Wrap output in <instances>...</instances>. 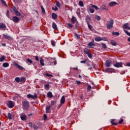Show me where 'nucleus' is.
<instances>
[{
    "label": "nucleus",
    "instance_id": "obj_49",
    "mask_svg": "<svg viewBox=\"0 0 130 130\" xmlns=\"http://www.w3.org/2000/svg\"><path fill=\"white\" fill-rule=\"evenodd\" d=\"M42 11L44 14H45V10H44V8H43V6H41Z\"/></svg>",
    "mask_w": 130,
    "mask_h": 130
},
{
    "label": "nucleus",
    "instance_id": "obj_7",
    "mask_svg": "<svg viewBox=\"0 0 130 130\" xmlns=\"http://www.w3.org/2000/svg\"><path fill=\"white\" fill-rule=\"evenodd\" d=\"M7 105L9 108H13L14 106H15V105H14V103H13V101H9L7 103Z\"/></svg>",
    "mask_w": 130,
    "mask_h": 130
},
{
    "label": "nucleus",
    "instance_id": "obj_20",
    "mask_svg": "<svg viewBox=\"0 0 130 130\" xmlns=\"http://www.w3.org/2000/svg\"><path fill=\"white\" fill-rule=\"evenodd\" d=\"M76 21H77V18H76V17H75L74 16H73L71 19L72 23H73V24H75V22H76Z\"/></svg>",
    "mask_w": 130,
    "mask_h": 130
},
{
    "label": "nucleus",
    "instance_id": "obj_40",
    "mask_svg": "<svg viewBox=\"0 0 130 130\" xmlns=\"http://www.w3.org/2000/svg\"><path fill=\"white\" fill-rule=\"evenodd\" d=\"M27 62H28V63H33V61H32V60L30 59H27Z\"/></svg>",
    "mask_w": 130,
    "mask_h": 130
},
{
    "label": "nucleus",
    "instance_id": "obj_38",
    "mask_svg": "<svg viewBox=\"0 0 130 130\" xmlns=\"http://www.w3.org/2000/svg\"><path fill=\"white\" fill-rule=\"evenodd\" d=\"M111 123H112L113 125H117V123L115 122L113 120L111 121Z\"/></svg>",
    "mask_w": 130,
    "mask_h": 130
},
{
    "label": "nucleus",
    "instance_id": "obj_62",
    "mask_svg": "<svg viewBox=\"0 0 130 130\" xmlns=\"http://www.w3.org/2000/svg\"><path fill=\"white\" fill-rule=\"evenodd\" d=\"M80 9H77V13L79 15V14H80Z\"/></svg>",
    "mask_w": 130,
    "mask_h": 130
},
{
    "label": "nucleus",
    "instance_id": "obj_10",
    "mask_svg": "<svg viewBox=\"0 0 130 130\" xmlns=\"http://www.w3.org/2000/svg\"><path fill=\"white\" fill-rule=\"evenodd\" d=\"M12 19H13V22H14L15 23H18V22L20 21V19H19V18L17 16L13 17Z\"/></svg>",
    "mask_w": 130,
    "mask_h": 130
},
{
    "label": "nucleus",
    "instance_id": "obj_42",
    "mask_svg": "<svg viewBox=\"0 0 130 130\" xmlns=\"http://www.w3.org/2000/svg\"><path fill=\"white\" fill-rule=\"evenodd\" d=\"M75 37L77 39H80V35L78 34H75Z\"/></svg>",
    "mask_w": 130,
    "mask_h": 130
},
{
    "label": "nucleus",
    "instance_id": "obj_58",
    "mask_svg": "<svg viewBox=\"0 0 130 130\" xmlns=\"http://www.w3.org/2000/svg\"><path fill=\"white\" fill-rule=\"evenodd\" d=\"M68 25L69 26V27L70 28H73V25H72V24H71V23H68Z\"/></svg>",
    "mask_w": 130,
    "mask_h": 130
},
{
    "label": "nucleus",
    "instance_id": "obj_16",
    "mask_svg": "<svg viewBox=\"0 0 130 130\" xmlns=\"http://www.w3.org/2000/svg\"><path fill=\"white\" fill-rule=\"evenodd\" d=\"M86 21L87 24H89L90 23V21H91V17H90L89 15H87L86 16Z\"/></svg>",
    "mask_w": 130,
    "mask_h": 130
},
{
    "label": "nucleus",
    "instance_id": "obj_32",
    "mask_svg": "<svg viewBox=\"0 0 130 130\" xmlns=\"http://www.w3.org/2000/svg\"><path fill=\"white\" fill-rule=\"evenodd\" d=\"M102 8V10H108V9H107L106 8V6L104 5H103L101 7Z\"/></svg>",
    "mask_w": 130,
    "mask_h": 130
},
{
    "label": "nucleus",
    "instance_id": "obj_45",
    "mask_svg": "<svg viewBox=\"0 0 130 130\" xmlns=\"http://www.w3.org/2000/svg\"><path fill=\"white\" fill-rule=\"evenodd\" d=\"M124 31L125 33H126V35H128V36H130V32H128L127 30H124Z\"/></svg>",
    "mask_w": 130,
    "mask_h": 130
},
{
    "label": "nucleus",
    "instance_id": "obj_60",
    "mask_svg": "<svg viewBox=\"0 0 130 130\" xmlns=\"http://www.w3.org/2000/svg\"><path fill=\"white\" fill-rule=\"evenodd\" d=\"M90 13H91V14H93V13H94V10L93 9H90Z\"/></svg>",
    "mask_w": 130,
    "mask_h": 130
},
{
    "label": "nucleus",
    "instance_id": "obj_5",
    "mask_svg": "<svg viewBox=\"0 0 130 130\" xmlns=\"http://www.w3.org/2000/svg\"><path fill=\"white\" fill-rule=\"evenodd\" d=\"M7 29V25L5 23H0V30L5 31Z\"/></svg>",
    "mask_w": 130,
    "mask_h": 130
},
{
    "label": "nucleus",
    "instance_id": "obj_47",
    "mask_svg": "<svg viewBox=\"0 0 130 130\" xmlns=\"http://www.w3.org/2000/svg\"><path fill=\"white\" fill-rule=\"evenodd\" d=\"M45 75L47 77H53V76H52V75L49 74L48 73H46Z\"/></svg>",
    "mask_w": 130,
    "mask_h": 130
},
{
    "label": "nucleus",
    "instance_id": "obj_46",
    "mask_svg": "<svg viewBox=\"0 0 130 130\" xmlns=\"http://www.w3.org/2000/svg\"><path fill=\"white\" fill-rule=\"evenodd\" d=\"M33 127H34V129L35 130L38 129V127L36 125H34Z\"/></svg>",
    "mask_w": 130,
    "mask_h": 130
},
{
    "label": "nucleus",
    "instance_id": "obj_52",
    "mask_svg": "<svg viewBox=\"0 0 130 130\" xmlns=\"http://www.w3.org/2000/svg\"><path fill=\"white\" fill-rule=\"evenodd\" d=\"M52 10H53L54 11H57L58 10V8H57V7H54L52 8Z\"/></svg>",
    "mask_w": 130,
    "mask_h": 130
},
{
    "label": "nucleus",
    "instance_id": "obj_51",
    "mask_svg": "<svg viewBox=\"0 0 130 130\" xmlns=\"http://www.w3.org/2000/svg\"><path fill=\"white\" fill-rule=\"evenodd\" d=\"M51 105H55L56 103H55V101H52L51 102Z\"/></svg>",
    "mask_w": 130,
    "mask_h": 130
},
{
    "label": "nucleus",
    "instance_id": "obj_30",
    "mask_svg": "<svg viewBox=\"0 0 130 130\" xmlns=\"http://www.w3.org/2000/svg\"><path fill=\"white\" fill-rule=\"evenodd\" d=\"M3 66L4 68H8V67H9V63L5 62L3 64Z\"/></svg>",
    "mask_w": 130,
    "mask_h": 130
},
{
    "label": "nucleus",
    "instance_id": "obj_56",
    "mask_svg": "<svg viewBox=\"0 0 130 130\" xmlns=\"http://www.w3.org/2000/svg\"><path fill=\"white\" fill-rule=\"evenodd\" d=\"M123 122V119H121V120L118 122V123L120 124L121 123H122Z\"/></svg>",
    "mask_w": 130,
    "mask_h": 130
},
{
    "label": "nucleus",
    "instance_id": "obj_64",
    "mask_svg": "<svg viewBox=\"0 0 130 130\" xmlns=\"http://www.w3.org/2000/svg\"><path fill=\"white\" fill-rule=\"evenodd\" d=\"M80 62L81 63H85V62H86V60H82V61H81Z\"/></svg>",
    "mask_w": 130,
    "mask_h": 130
},
{
    "label": "nucleus",
    "instance_id": "obj_6",
    "mask_svg": "<svg viewBox=\"0 0 130 130\" xmlns=\"http://www.w3.org/2000/svg\"><path fill=\"white\" fill-rule=\"evenodd\" d=\"M64 102H66V98L64 96V95H63L60 100V103L61 104L59 105V108L61 107V106H62V104H64Z\"/></svg>",
    "mask_w": 130,
    "mask_h": 130
},
{
    "label": "nucleus",
    "instance_id": "obj_4",
    "mask_svg": "<svg viewBox=\"0 0 130 130\" xmlns=\"http://www.w3.org/2000/svg\"><path fill=\"white\" fill-rule=\"evenodd\" d=\"M13 11L14 12L16 16H17L18 17H20L21 16V13H19V12L17 10L16 7H13Z\"/></svg>",
    "mask_w": 130,
    "mask_h": 130
},
{
    "label": "nucleus",
    "instance_id": "obj_57",
    "mask_svg": "<svg viewBox=\"0 0 130 130\" xmlns=\"http://www.w3.org/2000/svg\"><path fill=\"white\" fill-rule=\"evenodd\" d=\"M102 40H103V41H108L107 38L106 37L102 38Z\"/></svg>",
    "mask_w": 130,
    "mask_h": 130
},
{
    "label": "nucleus",
    "instance_id": "obj_59",
    "mask_svg": "<svg viewBox=\"0 0 130 130\" xmlns=\"http://www.w3.org/2000/svg\"><path fill=\"white\" fill-rule=\"evenodd\" d=\"M76 82L77 85H81V81L76 80Z\"/></svg>",
    "mask_w": 130,
    "mask_h": 130
},
{
    "label": "nucleus",
    "instance_id": "obj_1",
    "mask_svg": "<svg viewBox=\"0 0 130 130\" xmlns=\"http://www.w3.org/2000/svg\"><path fill=\"white\" fill-rule=\"evenodd\" d=\"M114 23V21L112 19H111L110 21H108L106 24L107 29H108L109 30L110 29H112V28H113Z\"/></svg>",
    "mask_w": 130,
    "mask_h": 130
},
{
    "label": "nucleus",
    "instance_id": "obj_12",
    "mask_svg": "<svg viewBox=\"0 0 130 130\" xmlns=\"http://www.w3.org/2000/svg\"><path fill=\"white\" fill-rule=\"evenodd\" d=\"M109 7H115V6H116L117 5V3L114 2H111L109 3Z\"/></svg>",
    "mask_w": 130,
    "mask_h": 130
},
{
    "label": "nucleus",
    "instance_id": "obj_25",
    "mask_svg": "<svg viewBox=\"0 0 130 130\" xmlns=\"http://www.w3.org/2000/svg\"><path fill=\"white\" fill-rule=\"evenodd\" d=\"M40 62L41 66H44V63H43V62H44V60L42 57L40 58Z\"/></svg>",
    "mask_w": 130,
    "mask_h": 130
},
{
    "label": "nucleus",
    "instance_id": "obj_14",
    "mask_svg": "<svg viewBox=\"0 0 130 130\" xmlns=\"http://www.w3.org/2000/svg\"><path fill=\"white\" fill-rule=\"evenodd\" d=\"M112 63V62H111V61L107 60L106 61L105 66L107 68H109V67H110V64H111Z\"/></svg>",
    "mask_w": 130,
    "mask_h": 130
},
{
    "label": "nucleus",
    "instance_id": "obj_18",
    "mask_svg": "<svg viewBox=\"0 0 130 130\" xmlns=\"http://www.w3.org/2000/svg\"><path fill=\"white\" fill-rule=\"evenodd\" d=\"M52 28L54 30H57V25H56V24L54 22L52 23Z\"/></svg>",
    "mask_w": 130,
    "mask_h": 130
},
{
    "label": "nucleus",
    "instance_id": "obj_43",
    "mask_svg": "<svg viewBox=\"0 0 130 130\" xmlns=\"http://www.w3.org/2000/svg\"><path fill=\"white\" fill-rule=\"evenodd\" d=\"M87 90L88 91H91V89H92V87L90 85H87Z\"/></svg>",
    "mask_w": 130,
    "mask_h": 130
},
{
    "label": "nucleus",
    "instance_id": "obj_29",
    "mask_svg": "<svg viewBox=\"0 0 130 130\" xmlns=\"http://www.w3.org/2000/svg\"><path fill=\"white\" fill-rule=\"evenodd\" d=\"M113 35H114V36H118V35H119V32H117V31H113L112 32Z\"/></svg>",
    "mask_w": 130,
    "mask_h": 130
},
{
    "label": "nucleus",
    "instance_id": "obj_26",
    "mask_svg": "<svg viewBox=\"0 0 130 130\" xmlns=\"http://www.w3.org/2000/svg\"><path fill=\"white\" fill-rule=\"evenodd\" d=\"M25 81H26V78L25 77H21L20 79V82L22 83H25Z\"/></svg>",
    "mask_w": 130,
    "mask_h": 130
},
{
    "label": "nucleus",
    "instance_id": "obj_48",
    "mask_svg": "<svg viewBox=\"0 0 130 130\" xmlns=\"http://www.w3.org/2000/svg\"><path fill=\"white\" fill-rule=\"evenodd\" d=\"M56 6H57V7H58V8H60V3H59V2H57Z\"/></svg>",
    "mask_w": 130,
    "mask_h": 130
},
{
    "label": "nucleus",
    "instance_id": "obj_37",
    "mask_svg": "<svg viewBox=\"0 0 130 130\" xmlns=\"http://www.w3.org/2000/svg\"><path fill=\"white\" fill-rule=\"evenodd\" d=\"M8 117L9 119H12V114H11V113H8Z\"/></svg>",
    "mask_w": 130,
    "mask_h": 130
},
{
    "label": "nucleus",
    "instance_id": "obj_41",
    "mask_svg": "<svg viewBox=\"0 0 130 130\" xmlns=\"http://www.w3.org/2000/svg\"><path fill=\"white\" fill-rule=\"evenodd\" d=\"M51 42L52 46H55V41L52 40Z\"/></svg>",
    "mask_w": 130,
    "mask_h": 130
},
{
    "label": "nucleus",
    "instance_id": "obj_31",
    "mask_svg": "<svg viewBox=\"0 0 130 130\" xmlns=\"http://www.w3.org/2000/svg\"><path fill=\"white\" fill-rule=\"evenodd\" d=\"M6 59V57L5 56H3L0 58V62H2L4 61Z\"/></svg>",
    "mask_w": 130,
    "mask_h": 130
},
{
    "label": "nucleus",
    "instance_id": "obj_15",
    "mask_svg": "<svg viewBox=\"0 0 130 130\" xmlns=\"http://www.w3.org/2000/svg\"><path fill=\"white\" fill-rule=\"evenodd\" d=\"M46 113H50V105L46 106Z\"/></svg>",
    "mask_w": 130,
    "mask_h": 130
},
{
    "label": "nucleus",
    "instance_id": "obj_35",
    "mask_svg": "<svg viewBox=\"0 0 130 130\" xmlns=\"http://www.w3.org/2000/svg\"><path fill=\"white\" fill-rule=\"evenodd\" d=\"M101 45L103 48H104V49H106V48H107V46H106V44L102 43Z\"/></svg>",
    "mask_w": 130,
    "mask_h": 130
},
{
    "label": "nucleus",
    "instance_id": "obj_33",
    "mask_svg": "<svg viewBox=\"0 0 130 130\" xmlns=\"http://www.w3.org/2000/svg\"><path fill=\"white\" fill-rule=\"evenodd\" d=\"M91 6L92 8H93L95 10H99V8H98V7H97V6L94 5L92 4H91Z\"/></svg>",
    "mask_w": 130,
    "mask_h": 130
},
{
    "label": "nucleus",
    "instance_id": "obj_27",
    "mask_svg": "<svg viewBox=\"0 0 130 130\" xmlns=\"http://www.w3.org/2000/svg\"><path fill=\"white\" fill-rule=\"evenodd\" d=\"M94 19L97 20V21H99L100 20H101V17L100 16L95 15Z\"/></svg>",
    "mask_w": 130,
    "mask_h": 130
},
{
    "label": "nucleus",
    "instance_id": "obj_13",
    "mask_svg": "<svg viewBox=\"0 0 130 130\" xmlns=\"http://www.w3.org/2000/svg\"><path fill=\"white\" fill-rule=\"evenodd\" d=\"M123 29H127L128 30H130V27L128 25V23H125L123 26Z\"/></svg>",
    "mask_w": 130,
    "mask_h": 130
},
{
    "label": "nucleus",
    "instance_id": "obj_17",
    "mask_svg": "<svg viewBox=\"0 0 130 130\" xmlns=\"http://www.w3.org/2000/svg\"><path fill=\"white\" fill-rule=\"evenodd\" d=\"M3 36H4V38L5 39H8V40H12V38H11V37H10V36H8V35H6V34H3Z\"/></svg>",
    "mask_w": 130,
    "mask_h": 130
},
{
    "label": "nucleus",
    "instance_id": "obj_34",
    "mask_svg": "<svg viewBox=\"0 0 130 130\" xmlns=\"http://www.w3.org/2000/svg\"><path fill=\"white\" fill-rule=\"evenodd\" d=\"M88 46H95L94 43L90 42L88 44Z\"/></svg>",
    "mask_w": 130,
    "mask_h": 130
},
{
    "label": "nucleus",
    "instance_id": "obj_63",
    "mask_svg": "<svg viewBox=\"0 0 130 130\" xmlns=\"http://www.w3.org/2000/svg\"><path fill=\"white\" fill-rule=\"evenodd\" d=\"M126 66L127 67H130V62H127L126 63Z\"/></svg>",
    "mask_w": 130,
    "mask_h": 130
},
{
    "label": "nucleus",
    "instance_id": "obj_8",
    "mask_svg": "<svg viewBox=\"0 0 130 130\" xmlns=\"http://www.w3.org/2000/svg\"><path fill=\"white\" fill-rule=\"evenodd\" d=\"M27 98H31V99H37V94H35L34 95L30 94L27 95Z\"/></svg>",
    "mask_w": 130,
    "mask_h": 130
},
{
    "label": "nucleus",
    "instance_id": "obj_28",
    "mask_svg": "<svg viewBox=\"0 0 130 130\" xmlns=\"http://www.w3.org/2000/svg\"><path fill=\"white\" fill-rule=\"evenodd\" d=\"M84 52L86 54H89V53H90V51H89V50L88 49H84Z\"/></svg>",
    "mask_w": 130,
    "mask_h": 130
},
{
    "label": "nucleus",
    "instance_id": "obj_36",
    "mask_svg": "<svg viewBox=\"0 0 130 130\" xmlns=\"http://www.w3.org/2000/svg\"><path fill=\"white\" fill-rule=\"evenodd\" d=\"M79 5L80 7H84V3L82 1H80L79 2Z\"/></svg>",
    "mask_w": 130,
    "mask_h": 130
},
{
    "label": "nucleus",
    "instance_id": "obj_22",
    "mask_svg": "<svg viewBox=\"0 0 130 130\" xmlns=\"http://www.w3.org/2000/svg\"><path fill=\"white\" fill-rule=\"evenodd\" d=\"M110 42L112 45H113V46H116V42L114 41V40H111Z\"/></svg>",
    "mask_w": 130,
    "mask_h": 130
},
{
    "label": "nucleus",
    "instance_id": "obj_19",
    "mask_svg": "<svg viewBox=\"0 0 130 130\" xmlns=\"http://www.w3.org/2000/svg\"><path fill=\"white\" fill-rule=\"evenodd\" d=\"M52 18L53 20H56V19H57V15L55 13H52Z\"/></svg>",
    "mask_w": 130,
    "mask_h": 130
},
{
    "label": "nucleus",
    "instance_id": "obj_11",
    "mask_svg": "<svg viewBox=\"0 0 130 130\" xmlns=\"http://www.w3.org/2000/svg\"><path fill=\"white\" fill-rule=\"evenodd\" d=\"M20 117H21V120H26V119H27V118L26 117V115L24 113H22L20 115Z\"/></svg>",
    "mask_w": 130,
    "mask_h": 130
},
{
    "label": "nucleus",
    "instance_id": "obj_24",
    "mask_svg": "<svg viewBox=\"0 0 130 130\" xmlns=\"http://www.w3.org/2000/svg\"><path fill=\"white\" fill-rule=\"evenodd\" d=\"M94 40L96 42L102 41V38L100 37H96L94 39Z\"/></svg>",
    "mask_w": 130,
    "mask_h": 130
},
{
    "label": "nucleus",
    "instance_id": "obj_21",
    "mask_svg": "<svg viewBox=\"0 0 130 130\" xmlns=\"http://www.w3.org/2000/svg\"><path fill=\"white\" fill-rule=\"evenodd\" d=\"M88 28L90 31H94V29L93 28V26L91 25H90L89 23H87Z\"/></svg>",
    "mask_w": 130,
    "mask_h": 130
},
{
    "label": "nucleus",
    "instance_id": "obj_9",
    "mask_svg": "<svg viewBox=\"0 0 130 130\" xmlns=\"http://www.w3.org/2000/svg\"><path fill=\"white\" fill-rule=\"evenodd\" d=\"M114 67H115V68H122V62H116L114 64Z\"/></svg>",
    "mask_w": 130,
    "mask_h": 130
},
{
    "label": "nucleus",
    "instance_id": "obj_23",
    "mask_svg": "<svg viewBox=\"0 0 130 130\" xmlns=\"http://www.w3.org/2000/svg\"><path fill=\"white\" fill-rule=\"evenodd\" d=\"M47 96L49 98H52L53 95H52V93L51 92L49 91L47 93Z\"/></svg>",
    "mask_w": 130,
    "mask_h": 130
},
{
    "label": "nucleus",
    "instance_id": "obj_2",
    "mask_svg": "<svg viewBox=\"0 0 130 130\" xmlns=\"http://www.w3.org/2000/svg\"><path fill=\"white\" fill-rule=\"evenodd\" d=\"M22 105L23 109H28V108L30 107L29 102H28L27 100L23 101Z\"/></svg>",
    "mask_w": 130,
    "mask_h": 130
},
{
    "label": "nucleus",
    "instance_id": "obj_54",
    "mask_svg": "<svg viewBox=\"0 0 130 130\" xmlns=\"http://www.w3.org/2000/svg\"><path fill=\"white\" fill-rule=\"evenodd\" d=\"M53 61L54 63L52 62L51 63L52 64V63H53L54 66H55V64H56V61L55 60H54V59H53Z\"/></svg>",
    "mask_w": 130,
    "mask_h": 130
},
{
    "label": "nucleus",
    "instance_id": "obj_55",
    "mask_svg": "<svg viewBox=\"0 0 130 130\" xmlns=\"http://www.w3.org/2000/svg\"><path fill=\"white\" fill-rule=\"evenodd\" d=\"M87 55L88 57H89V58H91L92 57V54H90V52L88 54H87Z\"/></svg>",
    "mask_w": 130,
    "mask_h": 130
},
{
    "label": "nucleus",
    "instance_id": "obj_39",
    "mask_svg": "<svg viewBox=\"0 0 130 130\" xmlns=\"http://www.w3.org/2000/svg\"><path fill=\"white\" fill-rule=\"evenodd\" d=\"M20 78L19 77H16L15 78V81L17 82V83H20Z\"/></svg>",
    "mask_w": 130,
    "mask_h": 130
},
{
    "label": "nucleus",
    "instance_id": "obj_50",
    "mask_svg": "<svg viewBox=\"0 0 130 130\" xmlns=\"http://www.w3.org/2000/svg\"><path fill=\"white\" fill-rule=\"evenodd\" d=\"M7 17H8V18H10V12L9 11V10L7 11Z\"/></svg>",
    "mask_w": 130,
    "mask_h": 130
},
{
    "label": "nucleus",
    "instance_id": "obj_53",
    "mask_svg": "<svg viewBox=\"0 0 130 130\" xmlns=\"http://www.w3.org/2000/svg\"><path fill=\"white\" fill-rule=\"evenodd\" d=\"M47 119V116L46 115V114H44V120H46Z\"/></svg>",
    "mask_w": 130,
    "mask_h": 130
},
{
    "label": "nucleus",
    "instance_id": "obj_44",
    "mask_svg": "<svg viewBox=\"0 0 130 130\" xmlns=\"http://www.w3.org/2000/svg\"><path fill=\"white\" fill-rule=\"evenodd\" d=\"M45 89H49V84H45Z\"/></svg>",
    "mask_w": 130,
    "mask_h": 130
},
{
    "label": "nucleus",
    "instance_id": "obj_3",
    "mask_svg": "<svg viewBox=\"0 0 130 130\" xmlns=\"http://www.w3.org/2000/svg\"><path fill=\"white\" fill-rule=\"evenodd\" d=\"M18 63H19V62L17 61L13 62V64L14 67H16V68H17V69H18V70H20V71H23L24 68L19 65Z\"/></svg>",
    "mask_w": 130,
    "mask_h": 130
},
{
    "label": "nucleus",
    "instance_id": "obj_61",
    "mask_svg": "<svg viewBox=\"0 0 130 130\" xmlns=\"http://www.w3.org/2000/svg\"><path fill=\"white\" fill-rule=\"evenodd\" d=\"M35 59L37 61H38V60H39V58L38 57V56H35Z\"/></svg>",
    "mask_w": 130,
    "mask_h": 130
}]
</instances>
